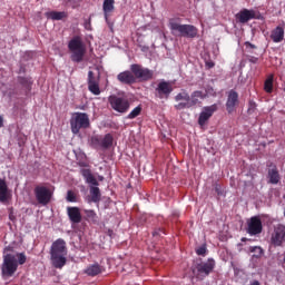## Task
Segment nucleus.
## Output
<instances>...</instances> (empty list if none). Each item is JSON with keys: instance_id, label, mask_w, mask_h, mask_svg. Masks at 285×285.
<instances>
[{"instance_id": "obj_43", "label": "nucleus", "mask_w": 285, "mask_h": 285, "mask_svg": "<svg viewBox=\"0 0 285 285\" xmlns=\"http://www.w3.org/2000/svg\"><path fill=\"white\" fill-rule=\"evenodd\" d=\"M245 46H247V47H249L252 49H256L257 48L255 45H252L250 42L245 43Z\"/></svg>"}, {"instance_id": "obj_33", "label": "nucleus", "mask_w": 285, "mask_h": 285, "mask_svg": "<svg viewBox=\"0 0 285 285\" xmlns=\"http://www.w3.org/2000/svg\"><path fill=\"white\" fill-rule=\"evenodd\" d=\"M218 110V105L214 104L212 106L203 108V111L206 112L209 118Z\"/></svg>"}, {"instance_id": "obj_16", "label": "nucleus", "mask_w": 285, "mask_h": 285, "mask_svg": "<svg viewBox=\"0 0 285 285\" xmlns=\"http://www.w3.org/2000/svg\"><path fill=\"white\" fill-rule=\"evenodd\" d=\"M67 214L72 224L81 223L82 216L79 207H68Z\"/></svg>"}, {"instance_id": "obj_4", "label": "nucleus", "mask_w": 285, "mask_h": 285, "mask_svg": "<svg viewBox=\"0 0 285 285\" xmlns=\"http://www.w3.org/2000/svg\"><path fill=\"white\" fill-rule=\"evenodd\" d=\"M169 29L171 30V35L176 37L184 38H196L198 36V29L190 24H180L176 18H171L169 20Z\"/></svg>"}, {"instance_id": "obj_1", "label": "nucleus", "mask_w": 285, "mask_h": 285, "mask_svg": "<svg viewBox=\"0 0 285 285\" xmlns=\"http://www.w3.org/2000/svg\"><path fill=\"white\" fill-rule=\"evenodd\" d=\"M27 257L23 253H16L12 247H6L3 250V276L11 277L18 269V265H23Z\"/></svg>"}, {"instance_id": "obj_3", "label": "nucleus", "mask_w": 285, "mask_h": 285, "mask_svg": "<svg viewBox=\"0 0 285 285\" xmlns=\"http://www.w3.org/2000/svg\"><path fill=\"white\" fill-rule=\"evenodd\" d=\"M51 262L56 268H62L67 263V247L66 242L61 238L57 239L50 249Z\"/></svg>"}, {"instance_id": "obj_45", "label": "nucleus", "mask_w": 285, "mask_h": 285, "mask_svg": "<svg viewBox=\"0 0 285 285\" xmlns=\"http://www.w3.org/2000/svg\"><path fill=\"white\" fill-rule=\"evenodd\" d=\"M3 127V118L0 116V128Z\"/></svg>"}, {"instance_id": "obj_49", "label": "nucleus", "mask_w": 285, "mask_h": 285, "mask_svg": "<svg viewBox=\"0 0 285 285\" xmlns=\"http://www.w3.org/2000/svg\"><path fill=\"white\" fill-rule=\"evenodd\" d=\"M284 8H285V3H284ZM284 12H285V9H284Z\"/></svg>"}, {"instance_id": "obj_24", "label": "nucleus", "mask_w": 285, "mask_h": 285, "mask_svg": "<svg viewBox=\"0 0 285 285\" xmlns=\"http://www.w3.org/2000/svg\"><path fill=\"white\" fill-rule=\"evenodd\" d=\"M114 145V137L111 134H107L105 137H101V148L108 149Z\"/></svg>"}, {"instance_id": "obj_6", "label": "nucleus", "mask_w": 285, "mask_h": 285, "mask_svg": "<svg viewBox=\"0 0 285 285\" xmlns=\"http://www.w3.org/2000/svg\"><path fill=\"white\" fill-rule=\"evenodd\" d=\"M71 131L75 135H78L80 132V129H87L90 127V120L87 114L85 112H76L71 120Z\"/></svg>"}, {"instance_id": "obj_42", "label": "nucleus", "mask_w": 285, "mask_h": 285, "mask_svg": "<svg viewBox=\"0 0 285 285\" xmlns=\"http://www.w3.org/2000/svg\"><path fill=\"white\" fill-rule=\"evenodd\" d=\"M90 27H91V22H90V20H87V21L85 22V28H86L87 30H91Z\"/></svg>"}, {"instance_id": "obj_44", "label": "nucleus", "mask_w": 285, "mask_h": 285, "mask_svg": "<svg viewBox=\"0 0 285 285\" xmlns=\"http://www.w3.org/2000/svg\"><path fill=\"white\" fill-rule=\"evenodd\" d=\"M249 285H261V283H259L258 281H254V282H252V284H249Z\"/></svg>"}, {"instance_id": "obj_37", "label": "nucleus", "mask_w": 285, "mask_h": 285, "mask_svg": "<svg viewBox=\"0 0 285 285\" xmlns=\"http://www.w3.org/2000/svg\"><path fill=\"white\" fill-rule=\"evenodd\" d=\"M207 252L206 245H203L198 248H196V254H198V256H205Z\"/></svg>"}, {"instance_id": "obj_48", "label": "nucleus", "mask_w": 285, "mask_h": 285, "mask_svg": "<svg viewBox=\"0 0 285 285\" xmlns=\"http://www.w3.org/2000/svg\"><path fill=\"white\" fill-rule=\"evenodd\" d=\"M252 110H253V109H252V108H249V110H248V111L250 112Z\"/></svg>"}, {"instance_id": "obj_11", "label": "nucleus", "mask_w": 285, "mask_h": 285, "mask_svg": "<svg viewBox=\"0 0 285 285\" xmlns=\"http://www.w3.org/2000/svg\"><path fill=\"white\" fill-rule=\"evenodd\" d=\"M285 240V225H277L271 236L274 246H282Z\"/></svg>"}, {"instance_id": "obj_15", "label": "nucleus", "mask_w": 285, "mask_h": 285, "mask_svg": "<svg viewBox=\"0 0 285 285\" xmlns=\"http://www.w3.org/2000/svg\"><path fill=\"white\" fill-rule=\"evenodd\" d=\"M156 92L160 99H164V98L168 99L170 94L173 92V87L169 82L161 81L156 88Z\"/></svg>"}, {"instance_id": "obj_51", "label": "nucleus", "mask_w": 285, "mask_h": 285, "mask_svg": "<svg viewBox=\"0 0 285 285\" xmlns=\"http://www.w3.org/2000/svg\"><path fill=\"white\" fill-rule=\"evenodd\" d=\"M284 263H285V256H284Z\"/></svg>"}, {"instance_id": "obj_35", "label": "nucleus", "mask_w": 285, "mask_h": 285, "mask_svg": "<svg viewBox=\"0 0 285 285\" xmlns=\"http://www.w3.org/2000/svg\"><path fill=\"white\" fill-rule=\"evenodd\" d=\"M141 111H142L141 106H138L128 115L127 118L128 119H135V118H137L141 114Z\"/></svg>"}, {"instance_id": "obj_30", "label": "nucleus", "mask_w": 285, "mask_h": 285, "mask_svg": "<svg viewBox=\"0 0 285 285\" xmlns=\"http://www.w3.org/2000/svg\"><path fill=\"white\" fill-rule=\"evenodd\" d=\"M100 83V76L98 75L97 77L92 71L88 72V86Z\"/></svg>"}, {"instance_id": "obj_47", "label": "nucleus", "mask_w": 285, "mask_h": 285, "mask_svg": "<svg viewBox=\"0 0 285 285\" xmlns=\"http://www.w3.org/2000/svg\"><path fill=\"white\" fill-rule=\"evenodd\" d=\"M283 215H284V217H285V206H284Z\"/></svg>"}, {"instance_id": "obj_7", "label": "nucleus", "mask_w": 285, "mask_h": 285, "mask_svg": "<svg viewBox=\"0 0 285 285\" xmlns=\"http://www.w3.org/2000/svg\"><path fill=\"white\" fill-rule=\"evenodd\" d=\"M216 262L213 258L207 259V262H200L196 264V268L194 269V274L196 278L204 279L215 269Z\"/></svg>"}, {"instance_id": "obj_36", "label": "nucleus", "mask_w": 285, "mask_h": 285, "mask_svg": "<svg viewBox=\"0 0 285 285\" xmlns=\"http://www.w3.org/2000/svg\"><path fill=\"white\" fill-rule=\"evenodd\" d=\"M67 200L70 202V203H76L77 202V197H76L73 191H71V190L68 191Z\"/></svg>"}, {"instance_id": "obj_34", "label": "nucleus", "mask_w": 285, "mask_h": 285, "mask_svg": "<svg viewBox=\"0 0 285 285\" xmlns=\"http://www.w3.org/2000/svg\"><path fill=\"white\" fill-rule=\"evenodd\" d=\"M210 116L203 110V112H200V117H198V125L204 126L208 120H209Z\"/></svg>"}, {"instance_id": "obj_39", "label": "nucleus", "mask_w": 285, "mask_h": 285, "mask_svg": "<svg viewBox=\"0 0 285 285\" xmlns=\"http://www.w3.org/2000/svg\"><path fill=\"white\" fill-rule=\"evenodd\" d=\"M214 190H216V194H218V196L223 195L222 186L219 184L214 185Z\"/></svg>"}, {"instance_id": "obj_41", "label": "nucleus", "mask_w": 285, "mask_h": 285, "mask_svg": "<svg viewBox=\"0 0 285 285\" xmlns=\"http://www.w3.org/2000/svg\"><path fill=\"white\" fill-rule=\"evenodd\" d=\"M205 67H207V69H212L215 67V63L213 61H207L205 62Z\"/></svg>"}, {"instance_id": "obj_29", "label": "nucleus", "mask_w": 285, "mask_h": 285, "mask_svg": "<svg viewBox=\"0 0 285 285\" xmlns=\"http://www.w3.org/2000/svg\"><path fill=\"white\" fill-rule=\"evenodd\" d=\"M90 145L95 148V149H98V148H102V141H101V136H92L90 138Z\"/></svg>"}, {"instance_id": "obj_31", "label": "nucleus", "mask_w": 285, "mask_h": 285, "mask_svg": "<svg viewBox=\"0 0 285 285\" xmlns=\"http://www.w3.org/2000/svg\"><path fill=\"white\" fill-rule=\"evenodd\" d=\"M249 252L254 253V255H252L254 258H261L264 254L263 248L259 246L249 247Z\"/></svg>"}, {"instance_id": "obj_13", "label": "nucleus", "mask_w": 285, "mask_h": 285, "mask_svg": "<svg viewBox=\"0 0 285 285\" xmlns=\"http://www.w3.org/2000/svg\"><path fill=\"white\" fill-rule=\"evenodd\" d=\"M175 100L178 101V102L181 101V102H179L178 105L175 106V108L177 110L189 109V108L193 107L191 104H190V96L186 91H183V92L178 94L175 97Z\"/></svg>"}, {"instance_id": "obj_8", "label": "nucleus", "mask_w": 285, "mask_h": 285, "mask_svg": "<svg viewBox=\"0 0 285 285\" xmlns=\"http://www.w3.org/2000/svg\"><path fill=\"white\" fill-rule=\"evenodd\" d=\"M108 101L111 108L120 114H126L130 108V102L125 97H118L116 95H112L108 98Z\"/></svg>"}, {"instance_id": "obj_5", "label": "nucleus", "mask_w": 285, "mask_h": 285, "mask_svg": "<svg viewBox=\"0 0 285 285\" xmlns=\"http://www.w3.org/2000/svg\"><path fill=\"white\" fill-rule=\"evenodd\" d=\"M68 49L71 52V60L73 62L80 63L83 60V57L86 55V46L79 36L73 37L69 41Z\"/></svg>"}, {"instance_id": "obj_20", "label": "nucleus", "mask_w": 285, "mask_h": 285, "mask_svg": "<svg viewBox=\"0 0 285 285\" xmlns=\"http://www.w3.org/2000/svg\"><path fill=\"white\" fill-rule=\"evenodd\" d=\"M284 37H285V31L282 27H277L271 32V39L275 43L282 42L284 40Z\"/></svg>"}, {"instance_id": "obj_18", "label": "nucleus", "mask_w": 285, "mask_h": 285, "mask_svg": "<svg viewBox=\"0 0 285 285\" xmlns=\"http://www.w3.org/2000/svg\"><path fill=\"white\" fill-rule=\"evenodd\" d=\"M11 197V191L8 188V185L4 179L0 178V202L7 203Z\"/></svg>"}, {"instance_id": "obj_40", "label": "nucleus", "mask_w": 285, "mask_h": 285, "mask_svg": "<svg viewBox=\"0 0 285 285\" xmlns=\"http://www.w3.org/2000/svg\"><path fill=\"white\" fill-rule=\"evenodd\" d=\"M161 233H163V234H166L164 228L156 229V230L153 233V235H154V236H160Z\"/></svg>"}, {"instance_id": "obj_2", "label": "nucleus", "mask_w": 285, "mask_h": 285, "mask_svg": "<svg viewBox=\"0 0 285 285\" xmlns=\"http://www.w3.org/2000/svg\"><path fill=\"white\" fill-rule=\"evenodd\" d=\"M131 71H124L117 76V79L124 85H134L137 79L141 81H149L154 78V71L147 68H142L140 65H132Z\"/></svg>"}, {"instance_id": "obj_25", "label": "nucleus", "mask_w": 285, "mask_h": 285, "mask_svg": "<svg viewBox=\"0 0 285 285\" xmlns=\"http://www.w3.org/2000/svg\"><path fill=\"white\" fill-rule=\"evenodd\" d=\"M19 83L26 89V94L31 91L32 80L30 78L19 77Z\"/></svg>"}, {"instance_id": "obj_12", "label": "nucleus", "mask_w": 285, "mask_h": 285, "mask_svg": "<svg viewBox=\"0 0 285 285\" xmlns=\"http://www.w3.org/2000/svg\"><path fill=\"white\" fill-rule=\"evenodd\" d=\"M238 105H239V95L235 90H232L229 95H227V102L225 104L227 114L235 112Z\"/></svg>"}, {"instance_id": "obj_22", "label": "nucleus", "mask_w": 285, "mask_h": 285, "mask_svg": "<svg viewBox=\"0 0 285 285\" xmlns=\"http://www.w3.org/2000/svg\"><path fill=\"white\" fill-rule=\"evenodd\" d=\"M80 173L88 184H91L94 186H99V183L94 177L90 169H81Z\"/></svg>"}, {"instance_id": "obj_10", "label": "nucleus", "mask_w": 285, "mask_h": 285, "mask_svg": "<svg viewBox=\"0 0 285 285\" xmlns=\"http://www.w3.org/2000/svg\"><path fill=\"white\" fill-rule=\"evenodd\" d=\"M263 232V223L259 217L254 216L249 219V223H247V234L252 236H256L262 234Z\"/></svg>"}, {"instance_id": "obj_28", "label": "nucleus", "mask_w": 285, "mask_h": 285, "mask_svg": "<svg viewBox=\"0 0 285 285\" xmlns=\"http://www.w3.org/2000/svg\"><path fill=\"white\" fill-rule=\"evenodd\" d=\"M86 273L89 275V276H96L98 274L101 273V267L100 265L98 264H95V265H91L87 268Z\"/></svg>"}, {"instance_id": "obj_9", "label": "nucleus", "mask_w": 285, "mask_h": 285, "mask_svg": "<svg viewBox=\"0 0 285 285\" xmlns=\"http://www.w3.org/2000/svg\"><path fill=\"white\" fill-rule=\"evenodd\" d=\"M35 195L38 203L43 206L48 205L52 197L50 189L45 186H37L35 188Z\"/></svg>"}, {"instance_id": "obj_14", "label": "nucleus", "mask_w": 285, "mask_h": 285, "mask_svg": "<svg viewBox=\"0 0 285 285\" xmlns=\"http://www.w3.org/2000/svg\"><path fill=\"white\" fill-rule=\"evenodd\" d=\"M253 19H256V11L254 9H242L236 13V20L240 23H247Z\"/></svg>"}, {"instance_id": "obj_27", "label": "nucleus", "mask_w": 285, "mask_h": 285, "mask_svg": "<svg viewBox=\"0 0 285 285\" xmlns=\"http://www.w3.org/2000/svg\"><path fill=\"white\" fill-rule=\"evenodd\" d=\"M91 202L99 203L101 200V193L98 187L90 188Z\"/></svg>"}, {"instance_id": "obj_19", "label": "nucleus", "mask_w": 285, "mask_h": 285, "mask_svg": "<svg viewBox=\"0 0 285 285\" xmlns=\"http://www.w3.org/2000/svg\"><path fill=\"white\" fill-rule=\"evenodd\" d=\"M115 0H104L102 10L106 21L109 20V17L115 11Z\"/></svg>"}, {"instance_id": "obj_26", "label": "nucleus", "mask_w": 285, "mask_h": 285, "mask_svg": "<svg viewBox=\"0 0 285 285\" xmlns=\"http://www.w3.org/2000/svg\"><path fill=\"white\" fill-rule=\"evenodd\" d=\"M273 88H274V76L271 75L264 81V91L266 94H272L273 92Z\"/></svg>"}, {"instance_id": "obj_38", "label": "nucleus", "mask_w": 285, "mask_h": 285, "mask_svg": "<svg viewBox=\"0 0 285 285\" xmlns=\"http://www.w3.org/2000/svg\"><path fill=\"white\" fill-rule=\"evenodd\" d=\"M86 215L88 218L95 220L97 218V214L95 213V210H85Z\"/></svg>"}, {"instance_id": "obj_17", "label": "nucleus", "mask_w": 285, "mask_h": 285, "mask_svg": "<svg viewBox=\"0 0 285 285\" xmlns=\"http://www.w3.org/2000/svg\"><path fill=\"white\" fill-rule=\"evenodd\" d=\"M267 176H268V183H271L273 185H277L281 180V175H279L278 169L275 165H269Z\"/></svg>"}, {"instance_id": "obj_46", "label": "nucleus", "mask_w": 285, "mask_h": 285, "mask_svg": "<svg viewBox=\"0 0 285 285\" xmlns=\"http://www.w3.org/2000/svg\"><path fill=\"white\" fill-rule=\"evenodd\" d=\"M240 240L246 242V240H247V238H244V237H243Z\"/></svg>"}, {"instance_id": "obj_32", "label": "nucleus", "mask_w": 285, "mask_h": 285, "mask_svg": "<svg viewBox=\"0 0 285 285\" xmlns=\"http://www.w3.org/2000/svg\"><path fill=\"white\" fill-rule=\"evenodd\" d=\"M99 83L100 82L88 85L89 91L95 96H99L101 94Z\"/></svg>"}, {"instance_id": "obj_23", "label": "nucleus", "mask_w": 285, "mask_h": 285, "mask_svg": "<svg viewBox=\"0 0 285 285\" xmlns=\"http://www.w3.org/2000/svg\"><path fill=\"white\" fill-rule=\"evenodd\" d=\"M191 107L196 106L197 104L200 102V100H204L206 98V94L203 91H194L191 96H189Z\"/></svg>"}, {"instance_id": "obj_50", "label": "nucleus", "mask_w": 285, "mask_h": 285, "mask_svg": "<svg viewBox=\"0 0 285 285\" xmlns=\"http://www.w3.org/2000/svg\"><path fill=\"white\" fill-rule=\"evenodd\" d=\"M283 91L285 92V87H284Z\"/></svg>"}, {"instance_id": "obj_21", "label": "nucleus", "mask_w": 285, "mask_h": 285, "mask_svg": "<svg viewBox=\"0 0 285 285\" xmlns=\"http://www.w3.org/2000/svg\"><path fill=\"white\" fill-rule=\"evenodd\" d=\"M46 17L53 21H60L62 19H66L68 17V13H66V11H48L46 13Z\"/></svg>"}]
</instances>
